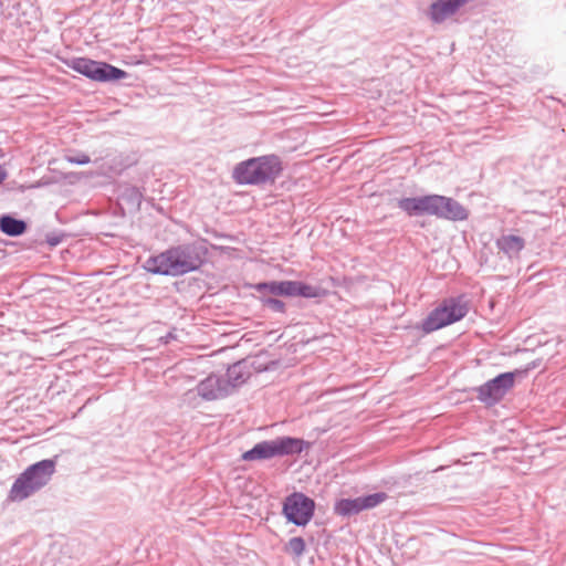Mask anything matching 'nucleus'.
I'll return each mask as SVG.
<instances>
[{
  "label": "nucleus",
  "instance_id": "nucleus-15",
  "mask_svg": "<svg viewBox=\"0 0 566 566\" xmlns=\"http://www.w3.org/2000/svg\"><path fill=\"white\" fill-rule=\"evenodd\" d=\"M28 224L22 219H17L11 214L0 216V231L9 237H20L25 233Z\"/></svg>",
  "mask_w": 566,
  "mask_h": 566
},
{
  "label": "nucleus",
  "instance_id": "nucleus-16",
  "mask_svg": "<svg viewBox=\"0 0 566 566\" xmlns=\"http://www.w3.org/2000/svg\"><path fill=\"white\" fill-rule=\"evenodd\" d=\"M326 295L327 291L321 286L311 285L302 281H294L293 283V297L319 298Z\"/></svg>",
  "mask_w": 566,
  "mask_h": 566
},
{
  "label": "nucleus",
  "instance_id": "nucleus-22",
  "mask_svg": "<svg viewBox=\"0 0 566 566\" xmlns=\"http://www.w3.org/2000/svg\"><path fill=\"white\" fill-rule=\"evenodd\" d=\"M66 160L74 165H86L91 161L90 157L83 153L67 155Z\"/></svg>",
  "mask_w": 566,
  "mask_h": 566
},
{
  "label": "nucleus",
  "instance_id": "nucleus-10",
  "mask_svg": "<svg viewBox=\"0 0 566 566\" xmlns=\"http://www.w3.org/2000/svg\"><path fill=\"white\" fill-rule=\"evenodd\" d=\"M387 497V493L377 492L355 499H340L334 505V513L342 517H350L380 505Z\"/></svg>",
  "mask_w": 566,
  "mask_h": 566
},
{
  "label": "nucleus",
  "instance_id": "nucleus-20",
  "mask_svg": "<svg viewBox=\"0 0 566 566\" xmlns=\"http://www.w3.org/2000/svg\"><path fill=\"white\" fill-rule=\"evenodd\" d=\"M45 185H49V182L36 181L28 185H19L15 180H12L6 185V188L10 191L24 192L25 190L40 188Z\"/></svg>",
  "mask_w": 566,
  "mask_h": 566
},
{
  "label": "nucleus",
  "instance_id": "nucleus-11",
  "mask_svg": "<svg viewBox=\"0 0 566 566\" xmlns=\"http://www.w3.org/2000/svg\"><path fill=\"white\" fill-rule=\"evenodd\" d=\"M198 396L203 400L212 401L228 397L230 394L224 377L211 374L200 380L196 387Z\"/></svg>",
  "mask_w": 566,
  "mask_h": 566
},
{
  "label": "nucleus",
  "instance_id": "nucleus-8",
  "mask_svg": "<svg viewBox=\"0 0 566 566\" xmlns=\"http://www.w3.org/2000/svg\"><path fill=\"white\" fill-rule=\"evenodd\" d=\"M518 371H506L476 387L478 400L492 407L499 403L514 387L515 376Z\"/></svg>",
  "mask_w": 566,
  "mask_h": 566
},
{
  "label": "nucleus",
  "instance_id": "nucleus-5",
  "mask_svg": "<svg viewBox=\"0 0 566 566\" xmlns=\"http://www.w3.org/2000/svg\"><path fill=\"white\" fill-rule=\"evenodd\" d=\"M468 304L462 297L447 298L422 321L421 329L426 334L438 331L462 319L468 314Z\"/></svg>",
  "mask_w": 566,
  "mask_h": 566
},
{
  "label": "nucleus",
  "instance_id": "nucleus-24",
  "mask_svg": "<svg viewBox=\"0 0 566 566\" xmlns=\"http://www.w3.org/2000/svg\"><path fill=\"white\" fill-rule=\"evenodd\" d=\"M7 175H8V172H7L6 168L2 165H0V177H7Z\"/></svg>",
  "mask_w": 566,
  "mask_h": 566
},
{
  "label": "nucleus",
  "instance_id": "nucleus-2",
  "mask_svg": "<svg viewBox=\"0 0 566 566\" xmlns=\"http://www.w3.org/2000/svg\"><path fill=\"white\" fill-rule=\"evenodd\" d=\"M398 207L408 216H432L449 221H464L468 209L452 197L424 195L398 200Z\"/></svg>",
  "mask_w": 566,
  "mask_h": 566
},
{
  "label": "nucleus",
  "instance_id": "nucleus-23",
  "mask_svg": "<svg viewBox=\"0 0 566 566\" xmlns=\"http://www.w3.org/2000/svg\"><path fill=\"white\" fill-rule=\"evenodd\" d=\"M64 237L63 233L51 232L46 234L45 241L50 247H56L63 241Z\"/></svg>",
  "mask_w": 566,
  "mask_h": 566
},
{
  "label": "nucleus",
  "instance_id": "nucleus-4",
  "mask_svg": "<svg viewBox=\"0 0 566 566\" xmlns=\"http://www.w3.org/2000/svg\"><path fill=\"white\" fill-rule=\"evenodd\" d=\"M310 448V442L289 436L264 440L242 454L243 461L270 460L275 457L301 454Z\"/></svg>",
  "mask_w": 566,
  "mask_h": 566
},
{
  "label": "nucleus",
  "instance_id": "nucleus-13",
  "mask_svg": "<svg viewBox=\"0 0 566 566\" xmlns=\"http://www.w3.org/2000/svg\"><path fill=\"white\" fill-rule=\"evenodd\" d=\"M250 376L251 373L244 360H240L231 365L223 376L224 382H227L230 394H232L235 388L243 385L250 378Z\"/></svg>",
  "mask_w": 566,
  "mask_h": 566
},
{
  "label": "nucleus",
  "instance_id": "nucleus-7",
  "mask_svg": "<svg viewBox=\"0 0 566 566\" xmlns=\"http://www.w3.org/2000/svg\"><path fill=\"white\" fill-rule=\"evenodd\" d=\"M282 169L281 158L271 154L240 161L231 177H277Z\"/></svg>",
  "mask_w": 566,
  "mask_h": 566
},
{
  "label": "nucleus",
  "instance_id": "nucleus-17",
  "mask_svg": "<svg viewBox=\"0 0 566 566\" xmlns=\"http://www.w3.org/2000/svg\"><path fill=\"white\" fill-rule=\"evenodd\" d=\"M118 198L132 208H138L143 200V193L138 187L124 185L119 188Z\"/></svg>",
  "mask_w": 566,
  "mask_h": 566
},
{
  "label": "nucleus",
  "instance_id": "nucleus-9",
  "mask_svg": "<svg viewBox=\"0 0 566 566\" xmlns=\"http://www.w3.org/2000/svg\"><path fill=\"white\" fill-rule=\"evenodd\" d=\"M314 511V500L301 492L290 494L283 502V515L296 526H305L312 520Z\"/></svg>",
  "mask_w": 566,
  "mask_h": 566
},
{
  "label": "nucleus",
  "instance_id": "nucleus-3",
  "mask_svg": "<svg viewBox=\"0 0 566 566\" xmlns=\"http://www.w3.org/2000/svg\"><path fill=\"white\" fill-rule=\"evenodd\" d=\"M55 459H44L28 467L13 482L10 497L22 501L44 488L55 472Z\"/></svg>",
  "mask_w": 566,
  "mask_h": 566
},
{
  "label": "nucleus",
  "instance_id": "nucleus-19",
  "mask_svg": "<svg viewBox=\"0 0 566 566\" xmlns=\"http://www.w3.org/2000/svg\"><path fill=\"white\" fill-rule=\"evenodd\" d=\"M285 552L294 557H301L305 552V541L300 536L290 538L285 546Z\"/></svg>",
  "mask_w": 566,
  "mask_h": 566
},
{
  "label": "nucleus",
  "instance_id": "nucleus-14",
  "mask_svg": "<svg viewBox=\"0 0 566 566\" xmlns=\"http://www.w3.org/2000/svg\"><path fill=\"white\" fill-rule=\"evenodd\" d=\"M496 245L509 258H514L524 249L525 240L520 235L504 234L496 240Z\"/></svg>",
  "mask_w": 566,
  "mask_h": 566
},
{
  "label": "nucleus",
  "instance_id": "nucleus-6",
  "mask_svg": "<svg viewBox=\"0 0 566 566\" xmlns=\"http://www.w3.org/2000/svg\"><path fill=\"white\" fill-rule=\"evenodd\" d=\"M63 63L73 71L96 82H115L127 76V73L119 67L88 57H70L63 60Z\"/></svg>",
  "mask_w": 566,
  "mask_h": 566
},
{
  "label": "nucleus",
  "instance_id": "nucleus-21",
  "mask_svg": "<svg viewBox=\"0 0 566 566\" xmlns=\"http://www.w3.org/2000/svg\"><path fill=\"white\" fill-rule=\"evenodd\" d=\"M238 185H255L262 188L272 186L275 179H234Z\"/></svg>",
  "mask_w": 566,
  "mask_h": 566
},
{
  "label": "nucleus",
  "instance_id": "nucleus-1",
  "mask_svg": "<svg viewBox=\"0 0 566 566\" xmlns=\"http://www.w3.org/2000/svg\"><path fill=\"white\" fill-rule=\"evenodd\" d=\"M208 253L206 240L185 242L148 258L144 268L153 274L180 276L199 270Z\"/></svg>",
  "mask_w": 566,
  "mask_h": 566
},
{
  "label": "nucleus",
  "instance_id": "nucleus-25",
  "mask_svg": "<svg viewBox=\"0 0 566 566\" xmlns=\"http://www.w3.org/2000/svg\"><path fill=\"white\" fill-rule=\"evenodd\" d=\"M82 175H83V172H81V174H65L62 177H65V178H69V177H83Z\"/></svg>",
  "mask_w": 566,
  "mask_h": 566
},
{
  "label": "nucleus",
  "instance_id": "nucleus-12",
  "mask_svg": "<svg viewBox=\"0 0 566 566\" xmlns=\"http://www.w3.org/2000/svg\"><path fill=\"white\" fill-rule=\"evenodd\" d=\"M293 283L294 281H270V282H260L253 285V289L259 294L268 293V295L277 297V296H287L293 297Z\"/></svg>",
  "mask_w": 566,
  "mask_h": 566
},
{
  "label": "nucleus",
  "instance_id": "nucleus-18",
  "mask_svg": "<svg viewBox=\"0 0 566 566\" xmlns=\"http://www.w3.org/2000/svg\"><path fill=\"white\" fill-rule=\"evenodd\" d=\"M259 301L264 308H268L273 313L284 314L286 312L285 303L277 297L268 295V293L260 294Z\"/></svg>",
  "mask_w": 566,
  "mask_h": 566
},
{
  "label": "nucleus",
  "instance_id": "nucleus-26",
  "mask_svg": "<svg viewBox=\"0 0 566 566\" xmlns=\"http://www.w3.org/2000/svg\"><path fill=\"white\" fill-rule=\"evenodd\" d=\"M3 180H4V179H0V184H2V181H3Z\"/></svg>",
  "mask_w": 566,
  "mask_h": 566
}]
</instances>
